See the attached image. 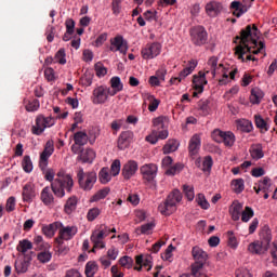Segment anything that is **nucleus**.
Here are the masks:
<instances>
[{
	"instance_id": "39448f33",
	"label": "nucleus",
	"mask_w": 277,
	"mask_h": 277,
	"mask_svg": "<svg viewBox=\"0 0 277 277\" xmlns=\"http://www.w3.org/2000/svg\"><path fill=\"white\" fill-rule=\"evenodd\" d=\"M55 126V118L49 116L44 117L43 115H39L36 118V122L31 128V132L34 135H42L47 129H51V127Z\"/></svg>"
},
{
	"instance_id": "6e6552de",
	"label": "nucleus",
	"mask_w": 277,
	"mask_h": 277,
	"mask_svg": "<svg viewBox=\"0 0 277 277\" xmlns=\"http://www.w3.org/2000/svg\"><path fill=\"white\" fill-rule=\"evenodd\" d=\"M79 229L77 228V226H64L62 222H58L60 238H57L56 241H70V239H72V237H75V235H77Z\"/></svg>"
},
{
	"instance_id": "13d9d810",
	"label": "nucleus",
	"mask_w": 277,
	"mask_h": 277,
	"mask_svg": "<svg viewBox=\"0 0 277 277\" xmlns=\"http://www.w3.org/2000/svg\"><path fill=\"white\" fill-rule=\"evenodd\" d=\"M26 111H38L40 109V102L38 100L26 101Z\"/></svg>"
},
{
	"instance_id": "680f3d73",
	"label": "nucleus",
	"mask_w": 277,
	"mask_h": 277,
	"mask_svg": "<svg viewBox=\"0 0 277 277\" xmlns=\"http://www.w3.org/2000/svg\"><path fill=\"white\" fill-rule=\"evenodd\" d=\"M22 167L24 172H31L34 170V163L31 162V158L29 156H25L22 161Z\"/></svg>"
},
{
	"instance_id": "3c124183",
	"label": "nucleus",
	"mask_w": 277,
	"mask_h": 277,
	"mask_svg": "<svg viewBox=\"0 0 277 277\" xmlns=\"http://www.w3.org/2000/svg\"><path fill=\"white\" fill-rule=\"evenodd\" d=\"M254 119H255V124L258 129H261L262 132L265 133L266 131L269 130V127L267 126V121H265V119H263L261 115H255Z\"/></svg>"
},
{
	"instance_id": "2eb2a0df",
	"label": "nucleus",
	"mask_w": 277,
	"mask_h": 277,
	"mask_svg": "<svg viewBox=\"0 0 277 277\" xmlns=\"http://www.w3.org/2000/svg\"><path fill=\"white\" fill-rule=\"evenodd\" d=\"M138 168L140 166L137 164V161L129 160L123 164L121 175L126 181H129L130 179H133L134 174H137Z\"/></svg>"
},
{
	"instance_id": "393cba45",
	"label": "nucleus",
	"mask_w": 277,
	"mask_h": 277,
	"mask_svg": "<svg viewBox=\"0 0 277 277\" xmlns=\"http://www.w3.org/2000/svg\"><path fill=\"white\" fill-rule=\"evenodd\" d=\"M105 238L103 237V234L98 233L96 229L91 235V241L93 243L92 252H95L96 249L103 250L105 248Z\"/></svg>"
},
{
	"instance_id": "69168bd1",
	"label": "nucleus",
	"mask_w": 277,
	"mask_h": 277,
	"mask_svg": "<svg viewBox=\"0 0 277 277\" xmlns=\"http://www.w3.org/2000/svg\"><path fill=\"white\" fill-rule=\"evenodd\" d=\"M120 170H121L120 160L119 159L114 160L113 163L110 164L111 176H118V174H120Z\"/></svg>"
},
{
	"instance_id": "338daca9",
	"label": "nucleus",
	"mask_w": 277,
	"mask_h": 277,
	"mask_svg": "<svg viewBox=\"0 0 277 277\" xmlns=\"http://www.w3.org/2000/svg\"><path fill=\"white\" fill-rule=\"evenodd\" d=\"M54 60H55V62H56L57 64H62V65L66 64V50L60 49V50L56 52V54H55V56H54Z\"/></svg>"
},
{
	"instance_id": "e2e57ef3",
	"label": "nucleus",
	"mask_w": 277,
	"mask_h": 277,
	"mask_svg": "<svg viewBox=\"0 0 277 277\" xmlns=\"http://www.w3.org/2000/svg\"><path fill=\"white\" fill-rule=\"evenodd\" d=\"M119 264L126 269H131L133 267V259L129 255L122 256L119 259Z\"/></svg>"
},
{
	"instance_id": "49530a36",
	"label": "nucleus",
	"mask_w": 277,
	"mask_h": 277,
	"mask_svg": "<svg viewBox=\"0 0 277 277\" xmlns=\"http://www.w3.org/2000/svg\"><path fill=\"white\" fill-rule=\"evenodd\" d=\"M154 229H155V223L150 222L136 228V233L137 235H153Z\"/></svg>"
},
{
	"instance_id": "5fc2aeb1",
	"label": "nucleus",
	"mask_w": 277,
	"mask_h": 277,
	"mask_svg": "<svg viewBox=\"0 0 277 277\" xmlns=\"http://www.w3.org/2000/svg\"><path fill=\"white\" fill-rule=\"evenodd\" d=\"M232 189L235 192V194H241L245 189L243 180L237 179L232 181Z\"/></svg>"
},
{
	"instance_id": "5701e85b",
	"label": "nucleus",
	"mask_w": 277,
	"mask_h": 277,
	"mask_svg": "<svg viewBox=\"0 0 277 277\" xmlns=\"http://www.w3.org/2000/svg\"><path fill=\"white\" fill-rule=\"evenodd\" d=\"M143 100L144 104L148 106L149 111H157L159 108V103H161L150 93H143Z\"/></svg>"
},
{
	"instance_id": "7ed1b4c3",
	"label": "nucleus",
	"mask_w": 277,
	"mask_h": 277,
	"mask_svg": "<svg viewBox=\"0 0 277 277\" xmlns=\"http://www.w3.org/2000/svg\"><path fill=\"white\" fill-rule=\"evenodd\" d=\"M75 186V181L72 180V175L65 173L64 171H60L56 175V179L52 183V192L57 196V198H64L66 196V192H71Z\"/></svg>"
},
{
	"instance_id": "f03ea898",
	"label": "nucleus",
	"mask_w": 277,
	"mask_h": 277,
	"mask_svg": "<svg viewBox=\"0 0 277 277\" xmlns=\"http://www.w3.org/2000/svg\"><path fill=\"white\" fill-rule=\"evenodd\" d=\"M207 75H211L212 79L219 78V84L226 85L229 81L235 79L237 69H230L229 65L217 64V57L212 56L209 58L203 71H199L193 77V88H195L198 94L205 92V85H207Z\"/></svg>"
},
{
	"instance_id": "bb28decb",
	"label": "nucleus",
	"mask_w": 277,
	"mask_h": 277,
	"mask_svg": "<svg viewBox=\"0 0 277 277\" xmlns=\"http://www.w3.org/2000/svg\"><path fill=\"white\" fill-rule=\"evenodd\" d=\"M109 194H111V188L109 187H103L101 189H98L97 192H95L89 199V202H101V200H105V198H107V196H109Z\"/></svg>"
},
{
	"instance_id": "20e7f679",
	"label": "nucleus",
	"mask_w": 277,
	"mask_h": 277,
	"mask_svg": "<svg viewBox=\"0 0 277 277\" xmlns=\"http://www.w3.org/2000/svg\"><path fill=\"white\" fill-rule=\"evenodd\" d=\"M79 187L83 189V192H92L94 185H96L97 176L96 172L90 171L84 172L83 169H80L77 173Z\"/></svg>"
},
{
	"instance_id": "473e14b6",
	"label": "nucleus",
	"mask_w": 277,
	"mask_h": 277,
	"mask_svg": "<svg viewBox=\"0 0 277 277\" xmlns=\"http://www.w3.org/2000/svg\"><path fill=\"white\" fill-rule=\"evenodd\" d=\"M197 66L198 63L196 61H190L188 65L180 72L179 82L183 81L186 77H189V75L196 70Z\"/></svg>"
},
{
	"instance_id": "a18cd8bd",
	"label": "nucleus",
	"mask_w": 277,
	"mask_h": 277,
	"mask_svg": "<svg viewBox=\"0 0 277 277\" xmlns=\"http://www.w3.org/2000/svg\"><path fill=\"white\" fill-rule=\"evenodd\" d=\"M34 248V245L28 239L19 240L16 250L17 252H21L22 254H25L28 250H31Z\"/></svg>"
},
{
	"instance_id": "8fccbe9b",
	"label": "nucleus",
	"mask_w": 277,
	"mask_h": 277,
	"mask_svg": "<svg viewBox=\"0 0 277 277\" xmlns=\"http://www.w3.org/2000/svg\"><path fill=\"white\" fill-rule=\"evenodd\" d=\"M240 217H241V222H245V223L250 222V220H252V217H254V210H252V208H250V207H246L242 210Z\"/></svg>"
},
{
	"instance_id": "09e8293b",
	"label": "nucleus",
	"mask_w": 277,
	"mask_h": 277,
	"mask_svg": "<svg viewBox=\"0 0 277 277\" xmlns=\"http://www.w3.org/2000/svg\"><path fill=\"white\" fill-rule=\"evenodd\" d=\"M252 159H263L265 154H263V147L261 145H253L250 149Z\"/></svg>"
},
{
	"instance_id": "412c9836",
	"label": "nucleus",
	"mask_w": 277,
	"mask_h": 277,
	"mask_svg": "<svg viewBox=\"0 0 277 277\" xmlns=\"http://www.w3.org/2000/svg\"><path fill=\"white\" fill-rule=\"evenodd\" d=\"M131 140H133V132L131 131L122 132L118 138V149L124 150L126 148H129V145L131 144Z\"/></svg>"
},
{
	"instance_id": "dca6fc26",
	"label": "nucleus",
	"mask_w": 277,
	"mask_h": 277,
	"mask_svg": "<svg viewBox=\"0 0 277 277\" xmlns=\"http://www.w3.org/2000/svg\"><path fill=\"white\" fill-rule=\"evenodd\" d=\"M36 196H37L36 185H34L32 183H27L23 187V192H22L23 201L30 205V202H34V200L36 199Z\"/></svg>"
},
{
	"instance_id": "2f4dec72",
	"label": "nucleus",
	"mask_w": 277,
	"mask_h": 277,
	"mask_svg": "<svg viewBox=\"0 0 277 277\" xmlns=\"http://www.w3.org/2000/svg\"><path fill=\"white\" fill-rule=\"evenodd\" d=\"M190 274L193 277H209L202 263H193L190 266Z\"/></svg>"
},
{
	"instance_id": "4d7b16f0",
	"label": "nucleus",
	"mask_w": 277,
	"mask_h": 277,
	"mask_svg": "<svg viewBox=\"0 0 277 277\" xmlns=\"http://www.w3.org/2000/svg\"><path fill=\"white\" fill-rule=\"evenodd\" d=\"M183 168H185L183 163H175L173 167L169 168L166 171V174L168 176H175V174H179L180 172H182Z\"/></svg>"
},
{
	"instance_id": "4468645a",
	"label": "nucleus",
	"mask_w": 277,
	"mask_h": 277,
	"mask_svg": "<svg viewBox=\"0 0 277 277\" xmlns=\"http://www.w3.org/2000/svg\"><path fill=\"white\" fill-rule=\"evenodd\" d=\"M110 51H113V53L119 51V53L127 55V51H129V45L127 44V41H124V38H122V36H117L110 39Z\"/></svg>"
},
{
	"instance_id": "c85d7f7f",
	"label": "nucleus",
	"mask_w": 277,
	"mask_h": 277,
	"mask_svg": "<svg viewBox=\"0 0 277 277\" xmlns=\"http://www.w3.org/2000/svg\"><path fill=\"white\" fill-rule=\"evenodd\" d=\"M200 163H202V172H211V168H213V158H211V156H207L205 158H197L195 161V166H197V168H200Z\"/></svg>"
},
{
	"instance_id": "de8ad7c7",
	"label": "nucleus",
	"mask_w": 277,
	"mask_h": 277,
	"mask_svg": "<svg viewBox=\"0 0 277 277\" xmlns=\"http://www.w3.org/2000/svg\"><path fill=\"white\" fill-rule=\"evenodd\" d=\"M227 246H229L232 250H237V248H239V240L237 236H235V233L233 230L227 232Z\"/></svg>"
},
{
	"instance_id": "cd10ccee",
	"label": "nucleus",
	"mask_w": 277,
	"mask_h": 277,
	"mask_svg": "<svg viewBox=\"0 0 277 277\" xmlns=\"http://www.w3.org/2000/svg\"><path fill=\"white\" fill-rule=\"evenodd\" d=\"M230 8L232 10H234V16H237L239 18V16L246 14V12L250 10V4L241 3L239 1H233L230 3Z\"/></svg>"
},
{
	"instance_id": "f8f14e48",
	"label": "nucleus",
	"mask_w": 277,
	"mask_h": 277,
	"mask_svg": "<svg viewBox=\"0 0 277 277\" xmlns=\"http://www.w3.org/2000/svg\"><path fill=\"white\" fill-rule=\"evenodd\" d=\"M53 153H55V143L50 140L45 143L44 149L40 155V160H39L40 168L42 169L47 168L49 163V158L51 157V155H53Z\"/></svg>"
},
{
	"instance_id": "79ce46f5",
	"label": "nucleus",
	"mask_w": 277,
	"mask_h": 277,
	"mask_svg": "<svg viewBox=\"0 0 277 277\" xmlns=\"http://www.w3.org/2000/svg\"><path fill=\"white\" fill-rule=\"evenodd\" d=\"M111 173H109V168H102L98 172V180L102 185H107L111 181Z\"/></svg>"
},
{
	"instance_id": "58836bf2",
	"label": "nucleus",
	"mask_w": 277,
	"mask_h": 277,
	"mask_svg": "<svg viewBox=\"0 0 277 277\" xmlns=\"http://www.w3.org/2000/svg\"><path fill=\"white\" fill-rule=\"evenodd\" d=\"M56 230H60V222H55L42 227V233L45 235V237H54Z\"/></svg>"
},
{
	"instance_id": "4c0bfd02",
	"label": "nucleus",
	"mask_w": 277,
	"mask_h": 277,
	"mask_svg": "<svg viewBox=\"0 0 277 277\" xmlns=\"http://www.w3.org/2000/svg\"><path fill=\"white\" fill-rule=\"evenodd\" d=\"M181 200H183V195L181 194V192L179 189H174L167 198V201H169V203L173 205V207H177L179 202H181Z\"/></svg>"
},
{
	"instance_id": "37998d69",
	"label": "nucleus",
	"mask_w": 277,
	"mask_h": 277,
	"mask_svg": "<svg viewBox=\"0 0 277 277\" xmlns=\"http://www.w3.org/2000/svg\"><path fill=\"white\" fill-rule=\"evenodd\" d=\"M238 131L250 133L252 131V121L248 119H240L236 122Z\"/></svg>"
},
{
	"instance_id": "9d476101",
	"label": "nucleus",
	"mask_w": 277,
	"mask_h": 277,
	"mask_svg": "<svg viewBox=\"0 0 277 277\" xmlns=\"http://www.w3.org/2000/svg\"><path fill=\"white\" fill-rule=\"evenodd\" d=\"M161 43L154 42L148 43L145 48L142 49L141 55L143 60H155L158 55H161Z\"/></svg>"
},
{
	"instance_id": "a878e982",
	"label": "nucleus",
	"mask_w": 277,
	"mask_h": 277,
	"mask_svg": "<svg viewBox=\"0 0 277 277\" xmlns=\"http://www.w3.org/2000/svg\"><path fill=\"white\" fill-rule=\"evenodd\" d=\"M124 90V84L122 83V80H120V77L115 76L110 79V96H116L118 92H122Z\"/></svg>"
},
{
	"instance_id": "72a5a7b5",
	"label": "nucleus",
	"mask_w": 277,
	"mask_h": 277,
	"mask_svg": "<svg viewBox=\"0 0 277 277\" xmlns=\"http://www.w3.org/2000/svg\"><path fill=\"white\" fill-rule=\"evenodd\" d=\"M158 210L161 215H172V213L176 211V207H174L173 203H170V201L166 200L164 202L159 205Z\"/></svg>"
},
{
	"instance_id": "864d4df0",
	"label": "nucleus",
	"mask_w": 277,
	"mask_h": 277,
	"mask_svg": "<svg viewBox=\"0 0 277 277\" xmlns=\"http://www.w3.org/2000/svg\"><path fill=\"white\" fill-rule=\"evenodd\" d=\"M74 140L78 146H84V144H88V134L85 132H78L75 134Z\"/></svg>"
},
{
	"instance_id": "603ef678",
	"label": "nucleus",
	"mask_w": 277,
	"mask_h": 277,
	"mask_svg": "<svg viewBox=\"0 0 277 277\" xmlns=\"http://www.w3.org/2000/svg\"><path fill=\"white\" fill-rule=\"evenodd\" d=\"M51 259H53V254L49 250L41 251L37 254L39 263H49Z\"/></svg>"
},
{
	"instance_id": "6ab92c4d",
	"label": "nucleus",
	"mask_w": 277,
	"mask_h": 277,
	"mask_svg": "<svg viewBox=\"0 0 277 277\" xmlns=\"http://www.w3.org/2000/svg\"><path fill=\"white\" fill-rule=\"evenodd\" d=\"M243 211V203L234 201L228 209V213L234 222H239L241 213Z\"/></svg>"
},
{
	"instance_id": "6e6d98bb",
	"label": "nucleus",
	"mask_w": 277,
	"mask_h": 277,
	"mask_svg": "<svg viewBox=\"0 0 277 277\" xmlns=\"http://www.w3.org/2000/svg\"><path fill=\"white\" fill-rule=\"evenodd\" d=\"M17 274H25L29 269V261L24 260L15 263Z\"/></svg>"
},
{
	"instance_id": "ea45409f",
	"label": "nucleus",
	"mask_w": 277,
	"mask_h": 277,
	"mask_svg": "<svg viewBox=\"0 0 277 277\" xmlns=\"http://www.w3.org/2000/svg\"><path fill=\"white\" fill-rule=\"evenodd\" d=\"M175 150H179V141L176 140H169L162 148L163 155H170V153H175Z\"/></svg>"
},
{
	"instance_id": "a19ab883",
	"label": "nucleus",
	"mask_w": 277,
	"mask_h": 277,
	"mask_svg": "<svg viewBox=\"0 0 277 277\" xmlns=\"http://www.w3.org/2000/svg\"><path fill=\"white\" fill-rule=\"evenodd\" d=\"M260 241L266 245V248H269L272 243V229L269 227H264L260 234Z\"/></svg>"
},
{
	"instance_id": "b1692460",
	"label": "nucleus",
	"mask_w": 277,
	"mask_h": 277,
	"mask_svg": "<svg viewBox=\"0 0 277 277\" xmlns=\"http://www.w3.org/2000/svg\"><path fill=\"white\" fill-rule=\"evenodd\" d=\"M40 199L45 207H53V205H55V197H53V193L50 187H44L41 190Z\"/></svg>"
},
{
	"instance_id": "0e129e2a",
	"label": "nucleus",
	"mask_w": 277,
	"mask_h": 277,
	"mask_svg": "<svg viewBox=\"0 0 277 277\" xmlns=\"http://www.w3.org/2000/svg\"><path fill=\"white\" fill-rule=\"evenodd\" d=\"M183 192L187 200L192 201L194 200V198H196V194L194 193V186L185 184L183 186Z\"/></svg>"
},
{
	"instance_id": "ddd939ff",
	"label": "nucleus",
	"mask_w": 277,
	"mask_h": 277,
	"mask_svg": "<svg viewBox=\"0 0 277 277\" xmlns=\"http://www.w3.org/2000/svg\"><path fill=\"white\" fill-rule=\"evenodd\" d=\"M247 250L249 254L263 256L264 254H267V250H269V247H267L266 243H263V241L254 240L253 242L248 245Z\"/></svg>"
},
{
	"instance_id": "0eeeda50",
	"label": "nucleus",
	"mask_w": 277,
	"mask_h": 277,
	"mask_svg": "<svg viewBox=\"0 0 277 277\" xmlns=\"http://www.w3.org/2000/svg\"><path fill=\"white\" fill-rule=\"evenodd\" d=\"M109 96H111L109 88L107 85H98L93 90L91 101L93 105H105L109 101Z\"/></svg>"
},
{
	"instance_id": "f257e3e1",
	"label": "nucleus",
	"mask_w": 277,
	"mask_h": 277,
	"mask_svg": "<svg viewBox=\"0 0 277 277\" xmlns=\"http://www.w3.org/2000/svg\"><path fill=\"white\" fill-rule=\"evenodd\" d=\"M259 29L255 25L253 27L247 26L241 30L240 37H236L235 56L242 62H259V57L254 55H262L265 57V43L259 42Z\"/></svg>"
},
{
	"instance_id": "e433bc0d",
	"label": "nucleus",
	"mask_w": 277,
	"mask_h": 277,
	"mask_svg": "<svg viewBox=\"0 0 277 277\" xmlns=\"http://www.w3.org/2000/svg\"><path fill=\"white\" fill-rule=\"evenodd\" d=\"M78 202L79 199H77L76 196L69 197L64 206L65 213H67V215H70V213L76 211Z\"/></svg>"
},
{
	"instance_id": "423d86ee",
	"label": "nucleus",
	"mask_w": 277,
	"mask_h": 277,
	"mask_svg": "<svg viewBox=\"0 0 277 277\" xmlns=\"http://www.w3.org/2000/svg\"><path fill=\"white\" fill-rule=\"evenodd\" d=\"M211 137L217 144H224L227 148L235 146V134L230 131L224 132L220 129L213 130Z\"/></svg>"
},
{
	"instance_id": "bf43d9fd",
	"label": "nucleus",
	"mask_w": 277,
	"mask_h": 277,
	"mask_svg": "<svg viewBox=\"0 0 277 277\" xmlns=\"http://www.w3.org/2000/svg\"><path fill=\"white\" fill-rule=\"evenodd\" d=\"M94 79V74L91 71H85L84 75L81 77V83L82 85H85V88H90L92 85V81Z\"/></svg>"
},
{
	"instance_id": "c756f323",
	"label": "nucleus",
	"mask_w": 277,
	"mask_h": 277,
	"mask_svg": "<svg viewBox=\"0 0 277 277\" xmlns=\"http://www.w3.org/2000/svg\"><path fill=\"white\" fill-rule=\"evenodd\" d=\"M255 194H260L261 192H272V180L269 177H264L253 187Z\"/></svg>"
},
{
	"instance_id": "4be33fe9",
	"label": "nucleus",
	"mask_w": 277,
	"mask_h": 277,
	"mask_svg": "<svg viewBox=\"0 0 277 277\" xmlns=\"http://www.w3.org/2000/svg\"><path fill=\"white\" fill-rule=\"evenodd\" d=\"M96 159V151L92 148L82 149L78 156V161L82 163H92Z\"/></svg>"
},
{
	"instance_id": "a211bd4d",
	"label": "nucleus",
	"mask_w": 277,
	"mask_h": 277,
	"mask_svg": "<svg viewBox=\"0 0 277 277\" xmlns=\"http://www.w3.org/2000/svg\"><path fill=\"white\" fill-rule=\"evenodd\" d=\"M205 10L208 16H210L211 18H215V16H219L220 12H222V3L215 0L209 1L208 3H206Z\"/></svg>"
},
{
	"instance_id": "f704fd0d",
	"label": "nucleus",
	"mask_w": 277,
	"mask_h": 277,
	"mask_svg": "<svg viewBox=\"0 0 277 277\" xmlns=\"http://www.w3.org/2000/svg\"><path fill=\"white\" fill-rule=\"evenodd\" d=\"M214 107L215 106L213 105V102H211L209 100H203V101L199 102V109L202 113V116L211 115Z\"/></svg>"
},
{
	"instance_id": "f3484780",
	"label": "nucleus",
	"mask_w": 277,
	"mask_h": 277,
	"mask_svg": "<svg viewBox=\"0 0 277 277\" xmlns=\"http://www.w3.org/2000/svg\"><path fill=\"white\" fill-rule=\"evenodd\" d=\"M135 263L136 265H140L134 267L136 272H142V267H146L147 272L153 269V256L150 255H137L135 258Z\"/></svg>"
},
{
	"instance_id": "c9c22d12",
	"label": "nucleus",
	"mask_w": 277,
	"mask_h": 277,
	"mask_svg": "<svg viewBox=\"0 0 277 277\" xmlns=\"http://www.w3.org/2000/svg\"><path fill=\"white\" fill-rule=\"evenodd\" d=\"M263 96H265L263 90L254 88L251 90L250 103H252V105H259L261 101H263Z\"/></svg>"
},
{
	"instance_id": "052dcab7",
	"label": "nucleus",
	"mask_w": 277,
	"mask_h": 277,
	"mask_svg": "<svg viewBox=\"0 0 277 277\" xmlns=\"http://www.w3.org/2000/svg\"><path fill=\"white\" fill-rule=\"evenodd\" d=\"M196 202H197V205H198L200 208H202V209H205V210H207V209H209V207H211V205H209V201L207 200V197H205L203 194H198V195H197V197H196Z\"/></svg>"
},
{
	"instance_id": "aec40b11",
	"label": "nucleus",
	"mask_w": 277,
	"mask_h": 277,
	"mask_svg": "<svg viewBox=\"0 0 277 277\" xmlns=\"http://www.w3.org/2000/svg\"><path fill=\"white\" fill-rule=\"evenodd\" d=\"M200 144H201L200 135L198 134L193 135L188 144V153L190 157H196L198 155V153L200 151Z\"/></svg>"
},
{
	"instance_id": "774afa93",
	"label": "nucleus",
	"mask_w": 277,
	"mask_h": 277,
	"mask_svg": "<svg viewBox=\"0 0 277 277\" xmlns=\"http://www.w3.org/2000/svg\"><path fill=\"white\" fill-rule=\"evenodd\" d=\"M236 277H252V273L246 267H239L235 272Z\"/></svg>"
},
{
	"instance_id": "9b49d317",
	"label": "nucleus",
	"mask_w": 277,
	"mask_h": 277,
	"mask_svg": "<svg viewBox=\"0 0 277 277\" xmlns=\"http://www.w3.org/2000/svg\"><path fill=\"white\" fill-rule=\"evenodd\" d=\"M141 174L146 183H153L157 179V172H159V167L155 163H146L141 167Z\"/></svg>"
},
{
	"instance_id": "1a4fd4ad",
	"label": "nucleus",
	"mask_w": 277,
	"mask_h": 277,
	"mask_svg": "<svg viewBox=\"0 0 277 277\" xmlns=\"http://www.w3.org/2000/svg\"><path fill=\"white\" fill-rule=\"evenodd\" d=\"M190 38L196 47H202V44H207V30L202 26H196L190 29Z\"/></svg>"
},
{
	"instance_id": "c03bdc74",
	"label": "nucleus",
	"mask_w": 277,
	"mask_h": 277,
	"mask_svg": "<svg viewBox=\"0 0 277 277\" xmlns=\"http://www.w3.org/2000/svg\"><path fill=\"white\" fill-rule=\"evenodd\" d=\"M98 272V264L94 261H90L85 264L84 274L87 277H94Z\"/></svg>"
},
{
	"instance_id": "7c9ffc66",
	"label": "nucleus",
	"mask_w": 277,
	"mask_h": 277,
	"mask_svg": "<svg viewBox=\"0 0 277 277\" xmlns=\"http://www.w3.org/2000/svg\"><path fill=\"white\" fill-rule=\"evenodd\" d=\"M192 254L195 263H202L203 265L209 256L205 250L200 249V247H194Z\"/></svg>"
}]
</instances>
